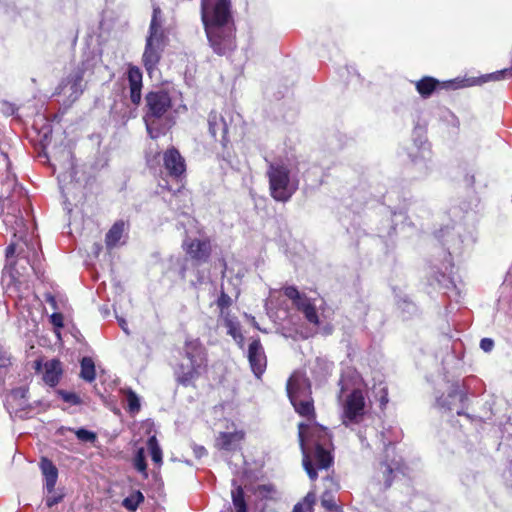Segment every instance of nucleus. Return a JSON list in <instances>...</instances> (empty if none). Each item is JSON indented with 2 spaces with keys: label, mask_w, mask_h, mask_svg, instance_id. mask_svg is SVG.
<instances>
[{
  "label": "nucleus",
  "mask_w": 512,
  "mask_h": 512,
  "mask_svg": "<svg viewBox=\"0 0 512 512\" xmlns=\"http://www.w3.org/2000/svg\"><path fill=\"white\" fill-rule=\"evenodd\" d=\"M321 501L322 505L328 509L335 507L334 499L328 490L323 493Z\"/></svg>",
  "instance_id": "obj_34"
},
{
  "label": "nucleus",
  "mask_w": 512,
  "mask_h": 512,
  "mask_svg": "<svg viewBox=\"0 0 512 512\" xmlns=\"http://www.w3.org/2000/svg\"><path fill=\"white\" fill-rule=\"evenodd\" d=\"M340 391L338 400L342 408L343 424L348 426L356 423L364 415L365 397L363 393V379L353 368L343 370L339 380Z\"/></svg>",
  "instance_id": "obj_4"
},
{
  "label": "nucleus",
  "mask_w": 512,
  "mask_h": 512,
  "mask_svg": "<svg viewBox=\"0 0 512 512\" xmlns=\"http://www.w3.org/2000/svg\"><path fill=\"white\" fill-rule=\"evenodd\" d=\"M127 77L130 87V100L134 105H138L141 101L142 72L138 67L130 66Z\"/></svg>",
  "instance_id": "obj_17"
},
{
  "label": "nucleus",
  "mask_w": 512,
  "mask_h": 512,
  "mask_svg": "<svg viewBox=\"0 0 512 512\" xmlns=\"http://www.w3.org/2000/svg\"><path fill=\"white\" fill-rule=\"evenodd\" d=\"M47 301L54 307L56 308V301H55V298L53 296H48L47 298Z\"/></svg>",
  "instance_id": "obj_48"
},
{
  "label": "nucleus",
  "mask_w": 512,
  "mask_h": 512,
  "mask_svg": "<svg viewBox=\"0 0 512 512\" xmlns=\"http://www.w3.org/2000/svg\"><path fill=\"white\" fill-rule=\"evenodd\" d=\"M147 446L150 451L152 461L157 465H161L162 464V450H161L155 436H151L148 439Z\"/></svg>",
  "instance_id": "obj_27"
},
{
  "label": "nucleus",
  "mask_w": 512,
  "mask_h": 512,
  "mask_svg": "<svg viewBox=\"0 0 512 512\" xmlns=\"http://www.w3.org/2000/svg\"><path fill=\"white\" fill-rule=\"evenodd\" d=\"M437 402H438L439 406H441V407H443V408H444V407H446V408L450 409V403H446V402H445V401H443L441 398H440V399H438V401H437Z\"/></svg>",
  "instance_id": "obj_47"
},
{
  "label": "nucleus",
  "mask_w": 512,
  "mask_h": 512,
  "mask_svg": "<svg viewBox=\"0 0 512 512\" xmlns=\"http://www.w3.org/2000/svg\"><path fill=\"white\" fill-rule=\"evenodd\" d=\"M40 468L45 479L46 490L51 494L54 491L57 482L58 470L56 466L46 458L41 460Z\"/></svg>",
  "instance_id": "obj_19"
},
{
  "label": "nucleus",
  "mask_w": 512,
  "mask_h": 512,
  "mask_svg": "<svg viewBox=\"0 0 512 512\" xmlns=\"http://www.w3.org/2000/svg\"><path fill=\"white\" fill-rule=\"evenodd\" d=\"M10 162L8 156L0 149V171L5 170L8 172Z\"/></svg>",
  "instance_id": "obj_37"
},
{
  "label": "nucleus",
  "mask_w": 512,
  "mask_h": 512,
  "mask_svg": "<svg viewBox=\"0 0 512 512\" xmlns=\"http://www.w3.org/2000/svg\"><path fill=\"white\" fill-rule=\"evenodd\" d=\"M381 401H382V404H384V403L388 402V399L386 397H383Z\"/></svg>",
  "instance_id": "obj_51"
},
{
  "label": "nucleus",
  "mask_w": 512,
  "mask_h": 512,
  "mask_svg": "<svg viewBox=\"0 0 512 512\" xmlns=\"http://www.w3.org/2000/svg\"><path fill=\"white\" fill-rule=\"evenodd\" d=\"M494 347V341L491 338H483L480 341V348L484 352H490Z\"/></svg>",
  "instance_id": "obj_35"
},
{
  "label": "nucleus",
  "mask_w": 512,
  "mask_h": 512,
  "mask_svg": "<svg viewBox=\"0 0 512 512\" xmlns=\"http://www.w3.org/2000/svg\"><path fill=\"white\" fill-rule=\"evenodd\" d=\"M324 483H325L327 489H329L331 491H335L338 489V484L330 477H326L324 479Z\"/></svg>",
  "instance_id": "obj_41"
},
{
  "label": "nucleus",
  "mask_w": 512,
  "mask_h": 512,
  "mask_svg": "<svg viewBox=\"0 0 512 512\" xmlns=\"http://www.w3.org/2000/svg\"><path fill=\"white\" fill-rule=\"evenodd\" d=\"M81 371H80V377L87 381L92 382L96 378V370H95V364L92 358L90 357H83L81 360Z\"/></svg>",
  "instance_id": "obj_25"
},
{
  "label": "nucleus",
  "mask_w": 512,
  "mask_h": 512,
  "mask_svg": "<svg viewBox=\"0 0 512 512\" xmlns=\"http://www.w3.org/2000/svg\"><path fill=\"white\" fill-rule=\"evenodd\" d=\"M147 114L144 117L147 130L152 138H157L158 133L153 132V124L156 119L162 117L171 106V98L167 92H150L146 96Z\"/></svg>",
  "instance_id": "obj_8"
},
{
  "label": "nucleus",
  "mask_w": 512,
  "mask_h": 512,
  "mask_svg": "<svg viewBox=\"0 0 512 512\" xmlns=\"http://www.w3.org/2000/svg\"><path fill=\"white\" fill-rule=\"evenodd\" d=\"M40 366H41L40 362H36V369H37V370H39V369H40Z\"/></svg>",
  "instance_id": "obj_52"
},
{
  "label": "nucleus",
  "mask_w": 512,
  "mask_h": 512,
  "mask_svg": "<svg viewBox=\"0 0 512 512\" xmlns=\"http://www.w3.org/2000/svg\"><path fill=\"white\" fill-rule=\"evenodd\" d=\"M125 232V223L123 221L116 222L106 234V245L109 248H113L120 243Z\"/></svg>",
  "instance_id": "obj_23"
},
{
  "label": "nucleus",
  "mask_w": 512,
  "mask_h": 512,
  "mask_svg": "<svg viewBox=\"0 0 512 512\" xmlns=\"http://www.w3.org/2000/svg\"><path fill=\"white\" fill-rule=\"evenodd\" d=\"M164 18L160 7L153 5V13L149 26V33L146 38L145 50L143 53V64L146 70L151 73L159 63L166 44V35L163 29Z\"/></svg>",
  "instance_id": "obj_7"
},
{
  "label": "nucleus",
  "mask_w": 512,
  "mask_h": 512,
  "mask_svg": "<svg viewBox=\"0 0 512 512\" xmlns=\"http://www.w3.org/2000/svg\"><path fill=\"white\" fill-rule=\"evenodd\" d=\"M194 454L197 458H201L206 454V449L203 446H195Z\"/></svg>",
  "instance_id": "obj_43"
},
{
  "label": "nucleus",
  "mask_w": 512,
  "mask_h": 512,
  "mask_svg": "<svg viewBox=\"0 0 512 512\" xmlns=\"http://www.w3.org/2000/svg\"><path fill=\"white\" fill-rule=\"evenodd\" d=\"M182 247L186 254L196 263L207 262L211 254V242L208 237H191L189 235L183 240Z\"/></svg>",
  "instance_id": "obj_10"
},
{
  "label": "nucleus",
  "mask_w": 512,
  "mask_h": 512,
  "mask_svg": "<svg viewBox=\"0 0 512 512\" xmlns=\"http://www.w3.org/2000/svg\"><path fill=\"white\" fill-rule=\"evenodd\" d=\"M232 303V299L229 295H227L224 291L221 292L220 296L217 299V306L220 309V316H224L225 310L229 308Z\"/></svg>",
  "instance_id": "obj_31"
},
{
  "label": "nucleus",
  "mask_w": 512,
  "mask_h": 512,
  "mask_svg": "<svg viewBox=\"0 0 512 512\" xmlns=\"http://www.w3.org/2000/svg\"><path fill=\"white\" fill-rule=\"evenodd\" d=\"M134 467L147 477V465L145 462V451L144 448H139L134 457Z\"/></svg>",
  "instance_id": "obj_29"
},
{
  "label": "nucleus",
  "mask_w": 512,
  "mask_h": 512,
  "mask_svg": "<svg viewBox=\"0 0 512 512\" xmlns=\"http://www.w3.org/2000/svg\"><path fill=\"white\" fill-rule=\"evenodd\" d=\"M83 91V71H79L66 80V82L61 86V91L59 93L68 96L71 101H75L80 97Z\"/></svg>",
  "instance_id": "obj_16"
},
{
  "label": "nucleus",
  "mask_w": 512,
  "mask_h": 512,
  "mask_svg": "<svg viewBox=\"0 0 512 512\" xmlns=\"http://www.w3.org/2000/svg\"><path fill=\"white\" fill-rule=\"evenodd\" d=\"M287 393L295 411L307 422L298 425L303 467L309 478H317V469H328L332 462V439L326 428L314 421L315 411L308 378L295 372L287 383Z\"/></svg>",
  "instance_id": "obj_1"
},
{
  "label": "nucleus",
  "mask_w": 512,
  "mask_h": 512,
  "mask_svg": "<svg viewBox=\"0 0 512 512\" xmlns=\"http://www.w3.org/2000/svg\"><path fill=\"white\" fill-rule=\"evenodd\" d=\"M66 178H67V175H66V174H63V175H59V176H58V180H59V183H60V185H61V188H62V189H64V185H63V183L65 182Z\"/></svg>",
  "instance_id": "obj_46"
},
{
  "label": "nucleus",
  "mask_w": 512,
  "mask_h": 512,
  "mask_svg": "<svg viewBox=\"0 0 512 512\" xmlns=\"http://www.w3.org/2000/svg\"><path fill=\"white\" fill-rule=\"evenodd\" d=\"M450 398H459L462 399L463 395L460 391L457 390V388L453 389L451 393L449 394Z\"/></svg>",
  "instance_id": "obj_44"
},
{
  "label": "nucleus",
  "mask_w": 512,
  "mask_h": 512,
  "mask_svg": "<svg viewBox=\"0 0 512 512\" xmlns=\"http://www.w3.org/2000/svg\"><path fill=\"white\" fill-rule=\"evenodd\" d=\"M400 470V462L393 460L391 464L383 462L380 464V470L377 472V479L384 481V487L388 488L392 484V474Z\"/></svg>",
  "instance_id": "obj_22"
},
{
  "label": "nucleus",
  "mask_w": 512,
  "mask_h": 512,
  "mask_svg": "<svg viewBox=\"0 0 512 512\" xmlns=\"http://www.w3.org/2000/svg\"><path fill=\"white\" fill-rule=\"evenodd\" d=\"M247 358L252 372L260 378L266 369L267 359L259 339H253L249 344Z\"/></svg>",
  "instance_id": "obj_11"
},
{
  "label": "nucleus",
  "mask_w": 512,
  "mask_h": 512,
  "mask_svg": "<svg viewBox=\"0 0 512 512\" xmlns=\"http://www.w3.org/2000/svg\"><path fill=\"white\" fill-rule=\"evenodd\" d=\"M209 132L214 139H219L224 145L228 141V123L225 117L217 112H211L208 118Z\"/></svg>",
  "instance_id": "obj_15"
},
{
  "label": "nucleus",
  "mask_w": 512,
  "mask_h": 512,
  "mask_svg": "<svg viewBox=\"0 0 512 512\" xmlns=\"http://www.w3.org/2000/svg\"><path fill=\"white\" fill-rule=\"evenodd\" d=\"M50 321L57 328L63 327V315L61 313H53L50 316Z\"/></svg>",
  "instance_id": "obj_36"
},
{
  "label": "nucleus",
  "mask_w": 512,
  "mask_h": 512,
  "mask_svg": "<svg viewBox=\"0 0 512 512\" xmlns=\"http://www.w3.org/2000/svg\"><path fill=\"white\" fill-rule=\"evenodd\" d=\"M201 19L214 53L226 55L236 48L231 0H201Z\"/></svg>",
  "instance_id": "obj_2"
},
{
  "label": "nucleus",
  "mask_w": 512,
  "mask_h": 512,
  "mask_svg": "<svg viewBox=\"0 0 512 512\" xmlns=\"http://www.w3.org/2000/svg\"><path fill=\"white\" fill-rule=\"evenodd\" d=\"M10 364V356L3 351H0V368L7 367Z\"/></svg>",
  "instance_id": "obj_40"
},
{
  "label": "nucleus",
  "mask_w": 512,
  "mask_h": 512,
  "mask_svg": "<svg viewBox=\"0 0 512 512\" xmlns=\"http://www.w3.org/2000/svg\"><path fill=\"white\" fill-rule=\"evenodd\" d=\"M506 77H508V78L512 77V73H510V70L507 68L493 72V73L483 75L479 79L448 80V81H445L444 85L446 87L462 88V87L473 86V85L480 84V83H485L488 81H499Z\"/></svg>",
  "instance_id": "obj_12"
},
{
  "label": "nucleus",
  "mask_w": 512,
  "mask_h": 512,
  "mask_svg": "<svg viewBox=\"0 0 512 512\" xmlns=\"http://www.w3.org/2000/svg\"><path fill=\"white\" fill-rule=\"evenodd\" d=\"M243 438V431L222 432L216 439V446L226 451H235L240 448Z\"/></svg>",
  "instance_id": "obj_18"
},
{
  "label": "nucleus",
  "mask_w": 512,
  "mask_h": 512,
  "mask_svg": "<svg viewBox=\"0 0 512 512\" xmlns=\"http://www.w3.org/2000/svg\"><path fill=\"white\" fill-rule=\"evenodd\" d=\"M222 317L227 328V333L231 335L234 340L242 347L244 337L241 333L238 321L235 318L230 317L229 314H226Z\"/></svg>",
  "instance_id": "obj_24"
},
{
  "label": "nucleus",
  "mask_w": 512,
  "mask_h": 512,
  "mask_svg": "<svg viewBox=\"0 0 512 512\" xmlns=\"http://www.w3.org/2000/svg\"><path fill=\"white\" fill-rule=\"evenodd\" d=\"M330 332H331V328L330 327L324 329V333L325 334H329Z\"/></svg>",
  "instance_id": "obj_50"
},
{
  "label": "nucleus",
  "mask_w": 512,
  "mask_h": 512,
  "mask_svg": "<svg viewBox=\"0 0 512 512\" xmlns=\"http://www.w3.org/2000/svg\"><path fill=\"white\" fill-rule=\"evenodd\" d=\"M62 374L61 362L57 359H52L44 364L43 381L49 386H55Z\"/></svg>",
  "instance_id": "obj_20"
},
{
  "label": "nucleus",
  "mask_w": 512,
  "mask_h": 512,
  "mask_svg": "<svg viewBox=\"0 0 512 512\" xmlns=\"http://www.w3.org/2000/svg\"><path fill=\"white\" fill-rule=\"evenodd\" d=\"M284 294L292 300L293 304L304 314L306 320L310 324H313L314 326H318L320 324L317 313L318 303L321 302L320 299L308 298L306 295L301 294L294 286L284 288Z\"/></svg>",
  "instance_id": "obj_9"
},
{
  "label": "nucleus",
  "mask_w": 512,
  "mask_h": 512,
  "mask_svg": "<svg viewBox=\"0 0 512 512\" xmlns=\"http://www.w3.org/2000/svg\"><path fill=\"white\" fill-rule=\"evenodd\" d=\"M75 435L77 436V438L80 441H83V442H94L96 439L95 433H93L89 430H86L84 428L75 430Z\"/></svg>",
  "instance_id": "obj_33"
},
{
  "label": "nucleus",
  "mask_w": 512,
  "mask_h": 512,
  "mask_svg": "<svg viewBox=\"0 0 512 512\" xmlns=\"http://www.w3.org/2000/svg\"><path fill=\"white\" fill-rule=\"evenodd\" d=\"M120 326H121V328H122L126 333H128V331H127V327H126V326H127V323H126V321H125V320H123V319H121V320H120Z\"/></svg>",
  "instance_id": "obj_49"
},
{
  "label": "nucleus",
  "mask_w": 512,
  "mask_h": 512,
  "mask_svg": "<svg viewBox=\"0 0 512 512\" xmlns=\"http://www.w3.org/2000/svg\"><path fill=\"white\" fill-rule=\"evenodd\" d=\"M266 175L271 197L287 202L298 189V179L291 174L289 164L283 160L269 161Z\"/></svg>",
  "instance_id": "obj_6"
},
{
  "label": "nucleus",
  "mask_w": 512,
  "mask_h": 512,
  "mask_svg": "<svg viewBox=\"0 0 512 512\" xmlns=\"http://www.w3.org/2000/svg\"><path fill=\"white\" fill-rule=\"evenodd\" d=\"M445 82L440 83L438 80L432 77H424L416 82V90L423 98H428L436 90L438 86L445 89H454L453 87H446Z\"/></svg>",
  "instance_id": "obj_21"
},
{
  "label": "nucleus",
  "mask_w": 512,
  "mask_h": 512,
  "mask_svg": "<svg viewBox=\"0 0 512 512\" xmlns=\"http://www.w3.org/2000/svg\"><path fill=\"white\" fill-rule=\"evenodd\" d=\"M315 502V495L313 493H308L307 496L304 498L302 502H299L300 504H304V507L309 510L311 509L312 505Z\"/></svg>",
  "instance_id": "obj_38"
},
{
  "label": "nucleus",
  "mask_w": 512,
  "mask_h": 512,
  "mask_svg": "<svg viewBox=\"0 0 512 512\" xmlns=\"http://www.w3.org/2000/svg\"><path fill=\"white\" fill-rule=\"evenodd\" d=\"M62 499V496H55V495H50V496H47L46 498V505L51 508L53 507L54 505H56L57 503H59Z\"/></svg>",
  "instance_id": "obj_39"
},
{
  "label": "nucleus",
  "mask_w": 512,
  "mask_h": 512,
  "mask_svg": "<svg viewBox=\"0 0 512 512\" xmlns=\"http://www.w3.org/2000/svg\"><path fill=\"white\" fill-rule=\"evenodd\" d=\"M143 501H144L143 494L140 491H136V492L132 493L131 495H129L128 497H126L123 500L122 504L127 510L135 511L138 508V506L140 505V503H142Z\"/></svg>",
  "instance_id": "obj_28"
},
{
  "label": "nucleus",
  "mask_w": 512,
  "mask_h": 512,
  "mask_svg": "<svg viewBox=\"0 0 512 512\" xmlns=\"http://www.w3.org/2000/svg\"><path fill=\"white\" fill-rule=\"evenodd\" d=\"M126 401L130 413L134 414L140 410V399L131 389L126 392Z\"/></svg>",
  "instance_id": "obj_30"
},
{
  "label": "nucleus",
  "mask_w": 512,
  "mask_h": 512,
  "mask_svg": "<svg viewBox=\"0 0 512 512\" xmlns=\"http://www.w3.org/2000/svg\"><path fill=\"white\" fill-rule=\"evenodd\" d=\"M163 165L169 175L175 178L180 177L186 171L185 160L174 147H171L164 152Z\"/></svg>",
  "instance_id": "obj_13"
},
{
  "label": "nucleus",
  "mask_w": 512,
  "mask_h": 512,
  "mask_svg": "<svg viewBox=\"0 0 512 512\" xmlns=\"http://www.w3.org/2000/svg\"><path fill=\"white\" fill-rule=\"evenodd\" d=\"M235 488L232 490V502L235 508V512H247V506L244 499V492L241 486H236L233 481Z\"/></svg>",
  "instance_id": "obj_26"
},
{
  "label": "nucleus",
  "mask_w": 512,
  "mask_h": 512,
  "mask_svg": "<svg viewBox=\"0 0 512 512\" xmlns=\"http://www.w3.org/2000/svg\"><path fill=\"white\" fill-rule=\"evenodd\" d=\"M383 443H384V446L386 447V452L388 453L389 452V447H388V445L385 442H383Z\"/></svg>",
  "instance_id": "obj_53"
},
{
  "label": "nucleus",
  "mask_w": 512,
  "mask_h": 512,
  "mask_svg": "<svg viewBox=\"0 0 512 512\" xmlns=\"http://www.w3.org/2000/svg\"><path fill=\"white\" fill-rule=\"evenodd\" d=\"M58 393L65 402L71 405H80L82 403L80 397L75 393L63 390L59 391Z\"/></svg>",
  "instance_id": "obj_32"
},
{
  "label": "nucleus",
  "mask_w": 512,
  "mask_h": 512,
  "mask_svg": "<svg viewBox=\"0 0 512 512\" xmlns=\"http://www.w3.org/2000/svg\"><path fill=\"white\" fill-rule=\"evenodd\" d=\"M207 351L199 339H186L181 359L174 367V376L178 384L195 386L196 381L207 371Z\"/></svg>",
  "instance_id": "obj_5"
},
{
  "label": "nucleus",
  "mask_w": 512,
  "mask_h": 512,
  "mask_svg": "<svg viewBox=\"0 0 512 512\" xmlns=\"http://www.w3.org/2000/svg\"><path fill=\"white\" fill-rule=\"evenodd\" d=\"M307 509L304 507V504H300V503H297L294 508H293V512H304L306 511Z\"/></svg>",
  "instance_id": "obj_45"
},
{
  "label": "nucleus",
  "mask_w": 512,
  "mask_h": 512,
  "mask_svg": "<svg viewBox=\"0 0 512 512\" xmlns=\"http://www.w3.org/2000/svg\"><path fill=\"white\" fill-rule=\"evenodd\" d=\"M28 388L21 386L13 389L6 397L5 405L10 414L23 412L28 407Z\"/></svg>",
  "instance_id": "obj_14"
},
{
  "label": "nucleus",
  "mask_w": 512,
  "mask_h": 512,
  "mask_svg": "<svg viewBox=\"0 0 512 512\" xmlns=\"http://www.w3.org/2000/svg\"><path fill=\"white\" fill-rule=\"evenodd\" d=\"M9 187H13V194H20L21 189L18 188L15 178L7 176ZM14 195L0 197V217L3 216L5 226L13 232V240L6 248V257L10 258L17 252L19 256L29 258L25 248L36 254V246L33 242L32 235L29 233L24 219L21 216V210L14 200Z\"/></svg>",
  "instance_id": "obj_3"
},
{
  "label": "nucleus",
  "mask_w": 512,
  "mask_h": 512,
  "mask_svg": "<svg viewBox=\"0 0 512 512\" xmlns=\"http://www.w3.org/2000/svg\"><path fill=\"white\" fill-rule=\"evenodd\" d=\"M420 152H421V158L426 160L429 155H430V149L429 147L426 145V143H422L421 144V147H420Z\"/></svg>",
  "instance_id": "obj_42"
}]
</instances>
